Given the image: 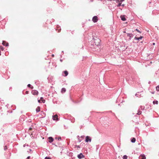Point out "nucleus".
I'll return each mask as SVG.
<instances>
[{
    "label": "nucleus",
    "instance_id": "f257e3e1",
    "mask_svg": "<svg viewBox=\"0 0 159 159\" xmlns=\"http://www.w3.org/2000/svg\"><path fill=\"white\" fill-rule=\"evenodd\" d=\"M94 43H95V45H98L100 42V40L98 39H96L94 40Z\"/></svg>",
    "mask_w": 159,
    "mask_h": 159
},
{
    "label": "nucleus",
    "instance_id": "f03ea898",
    "mask_svg": "<svg viewBox=\"0 0 159 159\" xmlns=\"http://www.w3.org/2000/svg\"><path fill=\"white\" fill-rule=\"evenodd\" d=\"M91 139L88 136H87L85 138V141L86 142H91Z\"/></svg>",
    "mask_w": 159,
    "mask_h": 159
},
{
    "label": "nucleus",
    "instance_id": "7ed1b4c3",
    "mask_svg": "<svg viewBox=\"0 0 159 159\" xmlns=\"http://www.w3.org/2000/svg\"><path fill=\"white\" fill-rule=\"evenodd\" d=\"M32 93L34 95H37L38 94V92L36 90H33L32 91Z\"/></svg>",
    "mask_w": 159,
    "mask_h": 159
},
{
    "label": "nucleus",
    "instance_id": "20e7f679",
    "mask_svg": "<svg viewBox=\"0 0 159 159\" xmlns=\"http://www.w3.org/2000/svg\"><path fill=\"white\" fill-rule=\"evenodd\" d=\"M78 157L79 159H81L82 158L84 157V156L83 155L82 153H80V154L78 155Z\"/></svg>",
    "mask_w": 159,
    "mask_h": 159
},
{
    "label": "nucleus",
    "instance_id": "39448f33",
    "mask_svg": "<svg viewBox=\"0 0 159 159\" xmlns=\"http://www.w3.org/2000/svg\"><path fill=\"white\" fill-rule=\"evenodd\" d=\"M58 116H57V115H56L54 116H52V118H53V119L54 120H58Z\"/></svg>",
    "mask_w": 159,
    "mask_h": 159
},
{
    "label": "nucleus",
    "instance_id": "423d86ee",
    "mask_svg": "<svg viewBox=\"0 0 159 159\" xmlns=\"http://www.w3.org/2000/svg\"><path fill=\"white\" fill-rule=\"evenodd\" d=\"M98 20L97 17L96 16H94L93 18V22H97Z\"/></svg>",
    "mask_w": 159,
    "mask_h": 159
},
{
    "label": "nucleus",
    "instance_id": "0eeeda50",
    "mask_svg": "<svg viewBox=\"0 0 159 159\" xmlns=\"http://www.w3.org/2000/svg\"><path fill=\"white\" fill-rule=\"evenodd\" d=\"M48 139L49 140V142L50 143L52 142L53 140V139L52 137H49Z\"/></svg>",
    "mask_w": 159,
    "mask_h": 159
},
{
    "label": "nucleus",
    "instance_id": "6e6552de",
    "mask_svg": "<svg viewBox=\"0 0 159 159\" xmlns=\"http://www.w3.org/2000/svg\"><path fill=\"white\" fill-rule=\"evenodd\" d=\"M2 44L4 45H5L6 46H8V43H7L5 41H3Z\"/></svg>",
    "mask_w": 159,
    "mask_h": 159
},
{
    "label": "nucleus",
    "instance_id": "1a4fd4ad",
    "mask_svg": "<svg viewBox=\"0 0 159 159\" xmlns=\"http://www.w3.org/2000/svg\"><path fill=\"white\" fill-rule=\"evenodd\" d=\"M143 38V37L141 36L139 38L135 37L134 38V39H136V40H139L140 39H141Z\"/></svg>",
    "mask_w": 159,
    "mask_h": 159
},
{
    "label": "nucleus",
    "instance_id": "9d476101",
    "mask_svg": "<svg viewBox=\"0 0 159 159\" xmlns=\"http://www.w3.org/2000/svg\"><path fill=\"white\" fill-rule=\"evenodd\" d=\"M139 159H146V157L143 155H141L139 157Z\"/></svg>",
    "mask_w": 159,
    "mask_h": 159
},
{
    "label": "nucleus",
    "instance_id": "9b49d317",
    "mask_svg": "<svg viewBox=\"0 0 159 159\" xmlns=\"http://www.w3.org/2000/svg\"><path fill=\"white\" fill-rule=\"evenodd\" d=\"M127 36H129L130 37L129 39H131V38H132L133 37V35L132 34H128Z\"/></svg>",
    "mask_w": 159,
    "mask_h": 159
},
{
    "label": "nucleus",
    "instance_id": "f8f14e48",
    "mask_svg": "<svg viewBox=\"0 0 159 159\" xmlns=\"http://www.w3.org/2000/svg\"><path fill=\"white\" fill-rule=\"evenodd\" d=\"M120 18L121 20H122L123 21H125L126 20V19L124 16H120Z\"/></svg>",
    "mask_w": 159,
    "mask_h": 159
},
{
    "label": "nucleus",
    "instance_id": "ddd939ff",
    "mask_svg": "<svg viewBox=\"0 0 159 159\" xmlns=\"http://www.w3.org/2000/svg\"><path fill=\"white\" fill-rule=\"evenodd\" d=\"M135 141H136L135 139L134 138H133L131 140V142L132 143H135Z\"/></svg>",
    "mask_w": 159,
    "mask_h": 159
},
{
    "label": "nucleus",
    "instance_id": "4468645a",
    "mask_svg": "<svg viewBox=\"0 0 159 159\" xmlns=\"http://www.w3.org/2000/svg\"><path fill=\"white\" fill-rule=\"evenodd\" d=\"M36 111L37 112H38L40 111V108L39 107H38L36 109Z\"/></svg>",
    "mask_w": 159,
    "mask_h": 159
},
{
    "label": "nucleus",
    "instance_id": "2eb2a0df",
    "mask_svg": "<svg viewBox=\"0 0 159 159\" xmlns=\"http://www.w3.org/2000/svg\"><path fill=\"white\" fill-rule=\"evenodd\" d=\"M64 72L65 74L64 76H66L68 75V72L67 71H65Z\"/></svg>",
    "mask_w": 159,
    "mask_h": 159
},
{
    "label": "nucleus",
    "instance_id": "dca6fc26",
    "mask_svg": "<svg viewBox=\"0 0 159 159\" xmlns=\"http://www.w3.org/2000/svg\"><path fill=\"white\" fill-rule=\"evenodd\" d=\"M40 99L41 101L43 102L44 103L45 102V100L43 99V97H41L40 98Z\"/></svg>",
    "mask_w": 159,
    "mask_h": 159
},
{
    "label": "nucleus",
    "instance_id": "f3484780",
    "mask_svg": "<svg viewBox=\"0 0 159 159\" xmlns=\"http://www.w3.org/2000/svg\"><path fill=\"white\" fill-rule=\"evenodd\" d=\"M153 104H157L158 103V102L157 101H153Z\"/></svg>",
    "mask_w": 159,
    "mask_h": 159
},
{
    "label": "nucleus",
    "instance_id": "a211bd4d",
    "mask_svg": "<svg viewBox=\"0 0 159 159\" xmlns=\"http://www.w3.org/2000/svg\"><path fill=\"white\" fill-rule=\"evenodd\" d=\"M66 91V89L65 88H63L61 89L62 92H65Z\"/></svg>",
    "mask_w": 159,
    "mask_h": 159
},
{
    "label": "nucleus",
    "instance_id": "6ab92c4d",
    "mask_svg": "<svg viewBox=\"0 0 159 159\" xmlns=\"http://www.w3.org/2000/svg\"><path fill=\"white\" fill-rule=\"evenodd\" d=\"M127 156L126 155H124L123 156V159H127Z\"/></svg>",
    "mask_w": 159,
    "mask_h": 159
},
{
    "label": "nucleus",
    "instance_id": "aec40b11",
    "mask_svg": "<svg viewBox=\"0 0 159 159\" xmlns=\"http://www.w3.org/2000/svg\"><path fill=\"white\" fill-rule=\"evenodd\" d=\"M156 89L157 90L159 91V86H157L156 87Z\"/></svg>",
    "mask_w": 159,
    "mask_h": 159
},
{
    "label": "nucleus",
    "instance_id": "412c9836",
    "mask_svg": "<svg viewBox=\"0 0 159 159\" xmlns=\"http://www.w3.org/2000/svg\"><path fill=\"white\" fill-rule=\"evenodd\" d=\"M0 49L2 50H3L4 49V48L2 46H0Z\"/></svg>",
    "mask_w": 159,
    "mask_h": 159
},
{
    "label": "nucleus",
    "instance_id": "4be33fe9",
    "mask_svg": "<svg viewBox=\"0 0 159 159\" xmlns=\"http://www.w3.org/2000/svg\"><path fill=\"white\" fill-rule=\"evenodd\" d=\"M141 113V111H139L137 113V114L138 115H139Z\"/></svg>",
    "mask_w": 159,
    "mask_h": 159
},
{
    "label": "nucleus",
    "instance_id": "5701e85b",
    "mask_svg": "<svg viewBox=\"0 0 159 159\" xmlns=\"http://www.w3.org/2000/svg\"><path fill=\"white\" fill-rule=\"evenodd\" d=\"M121 4V3H119L117 5V7H119L120 6Z\"/></svg>",
    "mask_w": 159,
    "mask_h": 159
},
{
    "label": "nucleus",
    "instance_id": "b1692460",
    "mask_svg": "<svg viewBox=\"0 0 159 159\" xmlns=\"http://www.w3.org/2000/svg\"><path fill=\"white\" fill-rule=\"evenodd\" d=\"M45 159H51L49 157H46L45 158Z\"/></svg>",
    "mask_w": 159,
    "mask_h": 159
},
{
    "label": "nucleus",
    "instance_id": "393cba45",
    "mask_svg": "<svg viewBox=\"0 0 159 159\" xmlns=\"http://www.w3.org/2000/svg\"><path fill=\"white\" fill-rule=\"evenodd\" d=\"M61 139V137H59L58 138V140H60Z\"/></svg>",
    "mask_w": 159,
    "mask_h": 159
},
{
    "label": "nucleus",
    "instance_id": "a878e982",
    "mask_svg": "<svg viewBox=\"0 0 159 159\" xmlns=\"http://www.w3.org/2000/svg\"><path fill=\"white\" fill-rule=\"evenodd\" d=\"M31 86V85L30 84H28V86L29 87H30Z\"/></svg>",
    "mask_w": 159,
    "mask_h": 159
},
{
    "label": "nucleus",
    "instance_id": "bb28decb",
    "mask_svg": "<svg viewBox=\"0 0 159 159\" xmlns=\"http://www.w3.org/2000/svg\"><path fill=\"white\" fill-rule=\"evenodd\" d=\"M135 30L139 32L140 33H141V32L137 29H136Z\"/></svg>",
    "mask_w": 159,
    "mask_h": 159
},
{
    "label": "nucleus",
    "instance_id": "cd10ccee",
    "mask_svg": "<svg viewBox=\"0 0 159 159\" xmlns=\"http://www.w3.org/2000/svg\"><path fill=\"white\" fill-rule=\"evenodd\" d=\"M7 147L6 146H5V148H4V150H6V149H7Z\"/></svg>",
    "mask_w": 159,
    "mask_h": 159
},
{
    "label": "nucleus",
    "instance_id": "c85d7f7f",
    "mask_svg": "<svg viewBox=\"0 0 159 159\" xmlns=\"http://www.w3.org/2000/svg\"><path fill=\"white\" fill-rule=\"evenodd\" d=\"M38 102H40V101H41V100H38Z\"/></svg>",
    "mask_w": 159,
    "mask_h": 159
},
{
    "label": "nucleus",
    "instance_id": "c756f323",
    "mask_svg": "<svg viewBox=\"0 0 159 159\" xmlns=\"http://www.w3.org/2000/svg\"><path fill=\"white\" fill-rule=\"evenodd\" d=\"M116 2H119V0H116Z\"/></svg>",
    "mask_w": 159,
    "mask_h": 159
},
{
    "label": "nucleus",
    "instance_id": "7c9ffc66",
    "mask_svg": "<svg viewBox=\"0 0 159 159\" xmlns=\"http://www.w3.org/2000/svg\"><path fill=\"white\" fill-rule=\"evenodd\" d=\"M124 1V0H120V2H123V1Z\"/></svg>",
    "mask_w": 159,
    "mask_h": 159
},
{
    "label": "nucleus",
    "instance_id": "2f4dec72",
    "mask_svg": "<svg viewBox=\"0 0 159 159\" xmlns=\"http://www.w3.org/2000/svg\"><path fill=\"white\" fill-rule=\"evenodd\" d=\"M30 157H28L27 158V159H29Z\"/></svg>",
    "mask_w": 159,
    "mask_h": 159
},
{
    "label": "nucleus",
    "instance_id": "473e14b6",
    "mask_svg": "<svg viewBox=\"0 0 159 159\" xmlns=\"http://www.w3.org/2000/svg\"><path fill=\"white\" fill-rule=\"evenodd\" d=\"M77 147L78 148H80V146H77Z\"/></svg>",
    "mask_w": 159,
    "mask_h": 159
},
{
    "label": "nucleus",
    "instance_id": "72a5a7b5",
    "mask_svg": "<svg viewBox=\"0 0 159 159\" xmlns=\"http://www.w3.org/2000/svg\"><path fill=\"white\" fill-rule=\"evenodd\" d=\"M26 93L27 94L28 93V91H26Z\"/></svg>",
    "mask_w": 159,
    "mask_h": 159
},
{
    "label": "nucleus",
    "instance_id": "f704fd0d",
    "mask_svg": "<svg viewBox=\"0 0 159 159\" xmlns=\"http://www.w3.org/2000/svg\"><path fill=\"white\" fill-rule=\"evenodd\" d=\"M25 144H24V145H23V147H25Z\"/></svg>",
    "mask_w": 159,
    "mask_h": 159
},
{
    "label": "nucleus",
    "instance_id": "c9c22d12",
    "mask_svg": "<svg viewBox=\"0 0 159 159\" xmlns=\"http://www.w3.org/2000/svg\"><path fill=\"white\" fill-rule=\"evenodd\" d=\"M155 43H153V45H155Z\"/></svg>",
    "mask_w": 159,
    "mask_h": 159
},
{
    "label": "nucleus",
    "instance_id": "e433bc0d",
    "mask_svg": "<svg viewBox=\"0 0 159 159\" xmlns=\"http://www.w3.org/2000/svg\"><path fill=\"white\" fill-rule=\"evenodd\" d=\"M33 87H31V89H33Z\"/></svg>",
    "mask_w": 159,
    "mask_h": 159
},
{
    "label": "nucleus",
    "instance_id": "4c0bfd02",
    "mask_svg": "<svg viewBox=\"0 0 159 159\" xmlns=\"http://www.w3.org/2000/svg\"><path fill=\"white\" fill-rule=\"evenodd\" d=\"M52 56L53 57V56H54V55H52Z\"/></svg>",
    "mask_w": 159,
    "mask_h": 159
},
{
    "label": "nucleus",
    "instance_id": "58836bf2",
    "mask_svg": "<svg viewBox=\"0 0 159 159\" xmlns=\"http://www.w3.org/2000/svg\"><path fill=\"white\" fill-rule=\"evenodd\" d=\"M31 129V128H30V129Z\"/></svg>",
    "mask_w": 159,
    "mask_h": 159
},
{
    "label": "nucleus",
    "instance_id": "ea45409f",
    "mask_svg": "<svg viewBox=\"0 0 159 159\" xmlns=\"http://www.w3.org/2000/svg\"><path fill=\"white\" fill-rule=\"evenodd\" d=\"M152 94H153V93H153V92H152Z\"/></svg>",
    "mask_w": 159,
    "mask_h": 159
},
{
    "label": "nucleus",
    "instance_id": "a19ab883",
    "mask_svg": "<svg viewBox=\"0 0 159 159\" xmlns=\"http://www.w3.org/2000/svg\"><path fill=\"white\" fill-rule=\"evenodd\" d=\"M143 108V107H142V108H141L142 109Z\"/></svg>",
    "mask_w": 159,
    "mask_h": 159
}]
</instances>
